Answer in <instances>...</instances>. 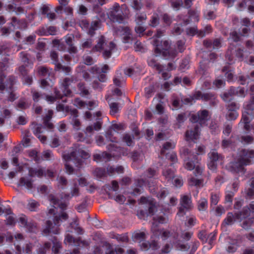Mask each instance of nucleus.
Returning a JSON list of instances; mask_svg holds the SVG:
<instances>
[{
    "label": "nucleus",
    "mask_w": 254,
    "mask_h": 254,
    "mask_svg": "<svg viewBox=\"0 0 254 254\" xmlns=\"http://www.w3.org/2000/svg\"><path fill=\"white\" fill-rule=\"evenodd\" d=\"M66 231L71 233L74 232L78 235H81L83 233V230L79 226L78 223L76 219L73 220L69 224Z\"/></svg>",
    "instance_id": "ea45409f"
},
{
    "label": "nucleus",
    "mask_w": 254,
    "mask_h": 254,
    "mask_svg": "<svg viewBox=\"0 0 254 254\" xmlns=\"http://www.w3.org/2000/svg\"><path fill=\"white\" fill-rule=\"evenodd\" d=\"M33 99L35 102H38L40 98H44L49 103H53L56 100V98L52 96L40 94L39 92L32 91Z\"/></svg>",
    "instance_id": "a19ab883"
},
{
    "label": "nucleus",
    "mask_w": 254,
    "mask_h": 254,
    "mask_svg": "<svg viewBox=\"0 0 254 254\" xmlns=\"http://www.w3.org/2000/svg\"><path fill=\"white\" fill-rule=\"evenodd\" d=\"M251 99L244 105V111L239 124L248 132H254V85L250 88Z\"/></svg>",
    "instance_id": "423d86ee"
},
{
    "label": "nucleus",
    "mask_w": 254,
    "mask_h": 254,
    "mask_svg": "<svg viewBox=\"0 0 254 254\" xmlns=\"http://www.w3.org/2000/svg\"><path fill=\"white\" fill-rule=\"evenodd\" d=\"M254 158V150L242 149L238 152L235 160L228 165V169L233 173L244 174L245 166L250 165Z\"/></svg>",
    "instance_id": "0eeeda50"
},
{
    "label": "nucleus",
    "mask_w": 254,
    "mask_h": 254,
    "mask_svg": "<svg viewBox=\"0 0 254 254\" xmlns=\"http://www.w3.org/2000/svg\"><path fill=\"white\" fill-rule=\"evenodd\" d=\"M187 34L190 36L197 35L198 37L205 36V33L203 31H198L196 27L188 28L186 30Z\"/></svg>",
    "instance_id": "6e6d98bb"
},
{
    "label": "nucleus",
    "mask_w": 254,
    "mask_h": 254,
    "mask_svg": "<svg viewBox=\"0 0 254 254\" xmlns=\"http://www.w3.org/2000/svg\"><path fill=\"white\" fill-rule=\"evenodd\" d=\"M251 213H254V201L248 206L244 207L241 211L233 214L232 212H229L226 218L224 220L222 223L223 227L233 225L235 221L241 222L245 220L242 224L241 226L243 229L240 230L241 234L246 235V230L249 229L251 225L252 219H247L251 216Z\"/></svg>",
    "instance_id": "20e7f679"
},
{
    "label": "nucleus",
    "mask_w": 254,
    "mask_h": 254,
    "mask_svg": "<svg viewBox=\"0 0 254 254\" xmlns=\"http://www.w3.org/2000/svg\"><path fill=\"white\" fill-rule=\"evenodd\" d=\"M79 195V190L78 185L75 183L70 189V194H65L64 199L69 200L72 197L78 196Z\"/></svg>",
    "instance_id": "603ef678"
},
{
    "label": "nucleus",
    "mask_w": 254,
    "mask_h": 254,
    "mask_svg": "<svg viewBox=\"0 0 254 254\" xmlns=\"http://www.w3.org/2000/svg\"><path fill=\"white\" fill-rule=\"evenodd\" d=\"M148 63L149 66L155 68L158 71L159 73H161L162 77L164 80L168 79L170 77V74L168 71L171 70L174 68V64L173 63L168 64L167 67L159 64L152 57L148 59Z\"/></svg>",
    "instance_id": "f3484780"
},
{
    "label": "nucleus",
    "mask_w": 254,
    "mask_h": 254,
    "mask_svg": "<svg viewBox=\"0 0 254 254\" xmlns=\"http://www.w3.org/2000/svg\"><path fill=\"white\" fill-rule=\"evenodd\" d=\"M102 125V122L99 119L98 121L94 124L93 126H87L85 130L84 133L86 135L87 137H91L94 133V131H99L101 129Z\"/></svg>",
    "instance_id": "f704fd0d"
},
{
    "label": "nucleus",
    "mask_w": 254,
    "mask_h": 254,
    "mask_svg": "<svg viewBox=\"0 0 254 254\" xmlns=\"http://www.w3.org/2000/svg\"><path fill=\"white\" fill-rule=\"evenodd\" d=\"M119 189V186L118 182L116 181H113L111 182V185H105L102 188V191L105 192L108 195L109 198H113V195L111 194L110 191L113 190L114 191H117Z\"/></svg>",
    "instance_id": "c9c22d12"
},
{
    "label": "nucleus",
    "mask_w": 254,
    "mask_h": 254,
    "mask_svg": "<svg viewBox=\"0 0 254 254\" xmlns=\"http://www.w3.org/2000/svg\"><path fill=\"white\" fill-rule=\"evenodd\" d=\"M163 35V32L157 31L156 34V38L153 39L152 43L154 46V55L156 57L162 56L165 59H172L176 55V51H170V43L167 40L160 41L158 38Z\"/></svg>",
    "instance_id": "6e6552de"
},
{
    "label": "nucleus",
    "mask_w": 254,
    "mask_h": 254,
    "mask_svg": "<svg viewBox=\"0 0 254 254\" xmlns=\"http://www.w3.org/2000/svg\"><path fill=\"white\" fill-rule=\"evenodd\" d=\"M20 57L23 64L19 67V70L23 76L27 74L29 68H31L32 67L34 58L31 57L25 52H22L20 53Z\"/></svg>",
    "instance_id": "4be33fe9"
},
{
    "label": "nucleus",
    "mask_w": 254,
    "mask_h": 254,
    "mask_svg": "<svg viewBox=\"0 0 254 254\" xmlns=\"http://www.w3.org/2000/svg\"><path fill=\"white\" fill-rule=\"evenodd\" d=\"M15 82V78L13 76H9L7 78L3 74H0V92L8 94V100L13 101L15 99V94L13 93V85Z\"/></svg>",
    "instance_id": "4468645a"
},
{
    "label": "nucleus",
    "mask_w": 254,
    "mask_h": 254,
    "mask_svg": "<svg viewBox=\"0 0 254 254\" xmlns=\"http://www.w3.org/2000/svg\"><path fill=\"white\" fill-rule=\"evenodd\" d=\"M44 175V168L40 167L37 168H29L28 169V176L30 178L35 176L41 178Z\"/></svg>",
    "instance_id": "c03bdc74"
},
{
    "label": "nucleus",
    "mask_w": 254,
    "mask_h": 254,
    "mask_svg": "<svg viewBox=\"0 0 254 254\" xmlns=\"http://www.w3.org/2000/svg\"><path fill=\"white\" fill-rule=\"evenodd\" d=\"M19 21L17 20L16 17H12L11 22L9 25L8 27H3L1 29V35L3 36H7L10 31H14L15 29L20 28Z\"/></svg>",
    "instance_id": "473e14b6"
},
{
    "label": "nucleus",
    "mask_w": 254,
    "mask_h": 254,
    "mask_svg": "<svg viewBox=\"0 0 254 254\" xmlns=\"http://www.w3.org/2000/svg\"><path fill=\"white\" fill-rule=\"evenodd\" d=\"M105 44V39L103 36H101L99 39L97 45L94 47L93 50L101 52L103 51V56L107 59L109 58L113 53L117 50L116 45L113 42H110L108 45Z\"/></svg>",
    "instance_id": "2eb2a0df"
},
{
    "label": "nucleus",
    "mask_w": 254,
    "mask_h": 254,
    "mask_svg": "<svg viewBox=\"0 0 254 254\" xmlns=\"http://www.w3.org/2000/svg\"><path fill=\"white\" fill-rule=\"evenodd\" d=\"M65 45L67 46V51L70 54H74L77 52V48L73 46L74 36L72 34H67L63 38Z\"/></svg>",
    "instance_id": "72a5a7b5"
},
{
    "label": "nucleus",
    "mask_w": 254,
    "mask_h": 254,
    "mask_svg": "<svg viewBox=\"0 0 254 254\" xmlns=\"http://www.w3.org/2000/svg\"><path fill=\"white\" fill-rule=\"evenodd\" d=\"M205 64L206 61L205 60H203L202 62H200V68L199 69V72L200 74H202V76L199 80L198 83L199 84L203 83L201 87L202 90L210 88L211 86V82L209 79H206L205 80H204L205 78L209 77V74L208 68L205 65Z\"/></svg>",
    "instance_id": "aec40b11"
},
{
    "label": "nucleus",
    "mask_w": 254,
    "mask_h": 254,
    "mask_svg": "<svg viewBox=\"0 0 254 254\" xmlns=\"http://www.w3.org/2000/svg\"><path fill=\"white\" fill-rule=\"evenodd\" d=\"M125 82V79L123 77L122 73L120 71H117L115 78H114V83L117 86H122Z\"/></svg>",
    "instance_id": "680f3d73"
},
{
    "label": "nucleus",
    "mask_w": 254,
    "mask_h": 254,
    "mask_svg": "<svg viewBox=\"0 0 254 254\" xmlns=\"http://www.w3.org/2000/svg\"><path fill=\"white\" fill-rule=\"evenodd\" d=\"M39 205L40 204L38 201L31 199L28 200L27 208L31 211H36Z\"/></svg>",
    "instance_id": "052dcab7"
},
{
    "label": "nucleus",
    "mask_w": 254,
    "mask_h": 254,
    "mask_svg": "<svg viewBox=\"0 0 254 254\" xmlns=\"http://www.w3.org/2000/svg\"><path fill=\"white\" fill-rule=\"evenodd\" d=\"M74 106L80 109L92 110L97 105L96 101H89L88 103L84 102L79 98H76L73 101Z\"/></svg>",
    "instance_id": "7c9ffc66"
},
{
    "label": "nucleus",
    "mask_w": 254,
    "mask_h": 254,
    "mask_svg": "<svg viewBox=\"0 0 254 254\" xmlns=\"http://www.w3.org/2000/svg\"><path fill=\"white\" fill-rule=\"evenodd\" d=\"M131 158L133 161L132 166L133 167H136V165L139 161L143 160L144 156L143 154L139 153L136 151H134L131 153Z\"/></svg>",
    "instance_id": "4d7b16f0"
},
{
    "label": "nucleus",
    "mask_w": 254,
    "mask_h": 254,
    "mask_svg": "<svg viewBox=\"0 0 254 254\" xmlns=\"http://www.w3.org/2000/svg\"><path fill=\"white\" fill-rule=\"evenodd\" d=\"M11 115V112L7 109H2L0 111V126L3 125L4 122V119L9 118Z\"/></svg>",
    "instance_id": "e2e57ef3"
},
{
    "label": "nucleus",
    "mask_w": 254,
    "mask_h": 254,
    "mask_svg": "<svg viewBox=\"0 0 254 254\" xmlns=\"http://www.w3.org/2000/svg\"><path fill=\"white\" fill-rule=\"evenodd\" d=\"M58 182V187L60 189L64 190L67 184V181L66 179L63 176H58L57 178Z\"/></svg>",
    "instance_id": "338daca9"
},
{
    "label": "nucleus",
    "mask_w": 254,
    "mask_h": 254,
    "mask_svg": "<svg viewBox=\"0 0 254 254\" xmlns=\"http://www.w3.org/2000/svg\"><path fill=\"white\" fill-rule=\"evenodd\" d=\"M100 25V21L99 19L95 20L92 22L90 26L86 20H82L79 22V26L83 30L86 31L87 33L92 36L94 34V31L97 30Z\"/></svg>",
    "instance_id": "a878e982"
},
{
    "label": "nucleus",
    "mask_w": 254,
    "mask_h": 254,
    "mask_svg": "<svg viewBox=\"0 0 254 254\" xmlns=\"http://www.w3.org/2000/svg\"><path fill=\"white\" fill-rule=\"evenodd\" d=\"M254 0H244L243 2H240L238 9L241 10L246 5L248 6L249 11L250 12L254 13Z\"/></svg>",
    "instance_id": "8fccbe9b"
},
{
    "label": "nucleus",
    "mask_w": 254,
    "mask_h": 254,
    "mask_svg": "<svg viewBox=\"0 0 254 254\" xmlns=\"http://www.w3.org/2000/svg\"><path fill=\"white\" fill-rule=\"evenodd\" d=\"M121 128V126L119 124H113L107 131L105 136L107 140L112 142H117V138L114 136L115 132L118 133V130Z\"/></svg>",
    "instance_id": "c756f323"
},
{
    "label": "nucleus",
    "mask_w": 254,
    "mask_h": 254,
    "mask_svg": "<svg viewBox=\"0 0 254 254\" xmlns=\"http://www.w3.org/2000/svg\"><path fill=\"white\" fill-rule=\"evenodd\" d=\"M240 239H231V242L227 248V251L229 253H234L237 250V247L240 244Z\"/></svg>",
    "instance_id": "13d9d810"
},
{
    "label": "nucleus",
    "mask_w": 254,
    "mask_h": 254,
    "mask_svg": "<svg viewBox=\"0 0 254 254\" xmlns=\"http://www.w3.org/2000/svg\"><path fill=\"white\" fill-rule=\"evenodd\" d=\"M33 181L31 178L21 177L19 181L18 186L24 187L28 190H31L33 188Z\"/></svg>",
    "instance_id": "a18cd8bd"
},
{
    "label": "nucleus",
    "mask_w": 254,
    "mask_h": 254,
    "mask_svg": "<svg viewBox=\"0 0 254 254\" xmlns=\"http://www.w3.org/2000/svg\"><path fill=\"white\" fill-rule=\"evenodd\" d=\"M209 119L208 112L203 110L197 112L196 115H192L190 119L191 122L190 128L186 132V139L187 141L195 142L198 139L200 133V125H206V122Z\"/></svg>",
    "instance_id": "39448f33"
},
{
    "label": "nucleus",
    "mask_w": 254,
    "mask_h": 254,
    "mask_svg": "<svg viewBox=\"0 0 254 254\" xmlns=\"http://www.w3.org/2000/svg\"><path fill=\"white\" fill-rule=\"evenodd\" d=\"M177 199L172 197L170 199V204H167L166 207L157 206L154 199L150 197L142 196L140 199L141 204H146L148 207V215L153 216L155 213L159 214L153 216L151 230L153 235L151 238H169L172 237L170 232L168 230L161 229L159 227V224L165 223L166 218L164 215L169 210L170 206H175L177 204Z\"/></svg>",
    "instance_id": "f257e3e1"
},
{
    "label": "nucleus",
    "mask_w": 254,
    "mask_h": 254,
    "mask_svg": "<svg viewBox=\"0 0 254 254\" xmlns=\"http://www.w3.org/2000/svg\"><path fill=\"white\" fill-rule=\"evenodd\" d=\"M215 96L214 94L209 93L202 94L201 91H196L192 96L186 97L183 99H182V101L185 104L189 105L192 104L193 101L195 100L202 99L204 101H208L215 99Z\"/></svg>",
    "instance_id": "412c9836"
},
{
    "label": "nucleus",
    "mask_w": 254,
    "mask_h": 254,
    "mask_svg": "<svg viewBox=\"0 0 254 254\" xmlns=\"http://www.w3.org/2000/svg\"><path fill=\"white\" fill-rule=\"evenodd\" d=\"M51 207L49 209L47 216L49 220L46 221L43 227L42 234L47 236L52 234H59L60 233L61 224L67 220L68 215L64 211L67 204L56 198L51 194L48 197Z\"/></svg>",
    "instance_id": "f03ea898"
},
{
    "label": "nucleus",
    "mask_w": 254,
    "mask_h": 254,
    "mask_svg": "<svg viewBox=\"0 0 254 254\" xmlns=\"http://www.w3.org/2000/svg\"><path fill=\"white\" fill-rule=\"evenodd\" d=\"M139 245L141 249L143 251H147L150 248L156 249L157 247V243L154 240H152L150 242L146 239H140Z\"/></svg>",
    "instance_id": "58836bf2"
},
{
    "label": "nucleus",
    "mask_w": 254,
    "mask_h": 254,
    "mask_svg": "<svg viewBox=\"0 0 254 254\" xmlns=\"http://www.w3.org/2000/svg\"><path fill=\"white\" fill-rule=\"evenodd\" d=\"M73 82L72 78H65L62 83V92L61 93L57 89H55V93L57 99H62L64 96H70L71 92L69 89V85Z\"/></svg>",
    "instance_id": "393cba45"
},
{
    "label": "nucleus",
    "mask_w": 254,
    "mask_h": 254,
    "mask_svg": "<svg viewBox=\"0 0 254 254\" xmlns=\"http://www.w3.org/2000/svg\"><path fill=\"white\" fill-rule=\"evenodd\" d=\"M209 161L207 164L209 169L214 171L216 169L217 161L222 159V157L219 155L215 150H212L208 154Z\"/></svg>",
    "instance_id": "bb28decb"
},
{
    "label": "nucleus",
    "mask_w": 254,
    "mask_h": 254,
    "mask_svg": "<svg viewBox=\"0 0 254 254\" xmlns=\"http://www.w3.org/2000/svg\"><path fill=\"white\" fill-rule=\"evenodd\" d=\"M108 18L113 22L122 23L124 22V13L118 3H115L108 9L107 13Z\"/></svg>",
    "instance_id": "6ab92c4d"
},
{
    "label": "nucleus",
    "mask_w": 254,
    "mask_h": 254,
    "mask_svg": "<svg viewBox=\"0 0 254 254\" xmlns=\"http://www.w3.org/2000/svg\"><path fill=\"white\" fill-rule=\"evenodd\" d=\"M107 149L110 153L103 152L100 153H97L94 155V160L97 162L106 159L109 161L111 156L114 157H120L122 156H127L128 150L127 148L117 147L114 143H110L107 146Z\"/></svg>",
    "instance_id": "9d476101"
},
{
    "label": "nucleus",
    "mask_w": 254,
    "mask_h": 254,
    "mask_svg": "<svg viewBox=\"0 0 254 254\" xmlns=\"http://www.w3.org/2000/svg\"><path fill=\"white\" fill-rule=\"evenodd\" d=\"M109 70V67L107 64H104L102 68L96 65L91 68L90 72L93 74H98L101 73H106Z\"/></svg>",
    "instance_id": "3c124183"
},
{
    "label": "nucleus",
    "mask_w": 254,
    "mask_h": 254,
    "mask_svg": "<svg viewBox=\"0 0 254 254\" xmlns=\"http://www.w3.org/2000/svg\"><path fill=\"white\" fill-rule=\"evenodd\" d=\"M89 154L83 149L78 144L74 145L73 147L69 151H65L63 153V158L64 161L66 172L68 174L73 173L72 165L80 168L82 166V159L89 158Z\"/></svg>",
    "instance_id": "7ed1b4c3"
},
{
    "label": "nucleus",
    "mask_w": 254,
    "mask_h": 254,
    "mask_svg": "<svg viewBox=\"0 0 254 254\" xmlns=\"http://www.w3.org/2000/svg\"><path fill=\"white\" fill-rule=\"evenodd\" d=\"M107 172L110 176L124 173V168L122 166L115 167L114 166H108L107 168Z\"/></svg>",
    "instance_id": "49530a36"
},
{
    "label": "nucleus",
    "mask_w": 254,
    "mask_h": 254,
    "mask_svg": "<svg viewBox=\"0 0 254 254\" xmlns=\"http://www.w3.org/2000/svg\"><path fill=\"white\" fill-rule=\"evenodd\" d=\"M203 45L208 49H217L221 47V40L220 39H216L212 42L209 40H205Z\"/></svg>",
    "instance_id": "37998d69"
},
{
    "label": "nucleus",
    "mask_w": 254,
    "mask_h": 254,
    "mask_svg": "<svg viewBox=\"0 0 254 254\" xmlns=\"http://www.w3.org/2000/svg\"><path fill=\"white\" fill-rule=\"evenodd\" d=\"M42 128L41 125H36L33 128V132L42 143H45L47 140V138L45 135L41 134Z\"/></svg>",
    "instance_id": "de8ad7c7"
},
{
    "label": "nucleus",
    "mask_w": 254,
    "mask_h": 254,
    "mask_svg": "<svg viewBox=\"0 0 254 254\" xmlns=\"http://www.w3.org/2000/svg\"><path fill=\"white\" fill-rule=\"evenodd\" d=\"M105 251V254H123L124 250L121 247H116L113 248L109 243L104 244L101 247H96L94 251L95 254H102Z\"/></svg>",
    "instance_id": "5701e85b"
},
{
    "label": "nucleus",
    "mask_w": 254,
    "mask_h": 254,
    "mask_svg": "<svg viewBox=\"0 0 254 254\" xmlns=\"http://www.w3.org/2000/svg\"><path fill=\"white\" fill-rule=\"evenodd\" d=\"M53 246L52 247L53 254H59L60 250L62 249V244L58 241L57 239H54L53 241Z\"/></svg>",
    "instance_id": "774afa93"
},
{
    "label": "nucleus",
    "mask_w": 254,
    "mask_h": 254,
    "mask_svg": "<svg viewBox=\"0 0 254 254\" xmlns=\"http://www.w3.org/2000/svg\"><path fill=\"white\" fill-rule=\"evenodd\" d=\"M70 120L73 128L77 130H79L81 127V123L78 119V111L77 110L74 109L71 111Z\"/></svg>",
    "instance_id": "4c0bfd02"
},
{
    "label": "nucleus",
    "mask_w": 254,
    "mask_h": 254,
    "mask_svg": "<svg viewBox=\"0 0 254 254\" xmlns=\"http://www.w3.org/2000/svg\"><path fill=\"white\" fill-rule=\"evenodd\" d=\"M180 205L177 215L182 217L186 214L187 211L189 210L192 207L190 195H182L180 199Z\"/></svg>",
    "instance_id": "b1692460"
},
{
    "label": "nucleus",
    "mask_w": 254,
    "mask_h": 254,
    "mask_svg": "<svg viewBox=\"0 0 254 254\" xmlns=\"http://www.w3.org/2000/svg\"><path fill=\"white\" fill-rule=\"evenodd\" d=\"M116 32L122 36L124 43H128L132 41L130 29L128 27L120 26Z\"/></svg>",
    "instance_id": "2f4dec72"
},
{
    "label": "nucleus",
    "mask_w": 254,
    "mask_h": 254,
    "mask_svg": "<svg viewBox=\"0 0 254 254\" xmlns=\"http://www.w3.org/2000/svg\"><path fill=\"white\" fill-rule=\"evenodd\" d=\"M222 72L225 73L228 82H233L235 81V76L234 70L231 68L229 65L225 66L222 69Z\"/></svg>",
    "instance_id": "79ce46f5"
},
{
    "label": "nucleus",
    "mask_w": 254,
    "mask_h": 254,
    "mask_svg": "<svg viewBox=\"0 0 254 254\" xmlns=\"http://www.w3.org/2000/svg\"><path fill=\"white\" fill-rule=\"evenodd\" d=\"M175 145L176 143L174 142H166L165 143L161 150V155H164L166 153V151L174 149Z\"/></svg>",
    "instance_id": "0e129e2a"
},
{
    "label": "nucleus",
    "mask_w": 254,
    "mask_h": 254,
    "mask_svg": "<svg viewBox=\"0 0 254 254\" xmlns=\"http://www.w3.org/2000/svg\"><path fill=\"white\" fill-rule=\"evenodd\" d=\"M240 36L236 32L233 31L230 33L229 40L231 41L229 49L226 54V58L231 64L235 63V57L239 59L242 61L243 59V52L241 48L236 43L240 41Z\"/></svg>",
    "instance_id": "1a4fd4ad"
},
{
    "label": "nucleus",
    "mask_w": 254,
    "mask_h": 254,
    "mask_svg": "<svg viewBox=\"0 0 254 254\" xmlns=\"http://www.w3.org/2000/svg\"><path fill=\"white\" fill-rule=\"evenodd\" d=\"M146 179L145 178V180H144L143 179L137 180L135 183V188L132 191L130 192V193L134 195L140 194L142 192L143 187L147 185L150 192L152 193H156V195L158 198L163 199L166 196L168 193L166 189L162 188L157 192L156 190V187L155 185V183L153 182H152V184L150 182L147 183L146 182Z\"/></svg>",
    "instance_id": "f8f14e48"
},
{
    "label": "nucleus",
    "mask_w": 254,
    "mask_h": 254,
    "mask_svg": "<svg viewBox=\"0 0 254 254\" xmlns=\"http://www.w3.org/2000/svg\"><path fill=\"white\" fill-rule=\"evenodd\" d=\"M162 175L168 182H171L177 188H180L183 185V180L180 177H175V171L169 167L164 168Z\"/></svg>",
    "instance_id": "a211bd4d"
},
{
    "label": "nucleus",
    "mask_w": 254,
    "mask_h": 254,
    "mask_svg": "<svg viewBox=\"0 0 254 254\" xmlns=\"http://www.w3.org/2000/svg\"><path fill=\"white\" fill-rule=\"evenodd\" d=\"M122 141L128 146H133L135 144L133 135L128 133H126L123 135Z\"/></svg>",
    "instance_id": "09e8293b"
},
{
    "label": "nucleus",
    "mask_w": 254,
    "mask_h": 254,
    "mask_svg": "<svg viewBox=\"0 0 254 254\" xmlns=\"http://www.w3.org/2000/svg\"><path fill=\"white\" fill-rule=\"evenodd\" d=\"M181 154L184 160V167L188 170L191 171L195 169V175H200L202 172L203 166L198 165L199 159L196 155H191L188 148L181 150Z\"/></svg>",
    "instance_id": "9b49d317"
},
{
    "label": "nucleus",
    "mask_w": 254,
    "mask_h": 254,
    "mask_svg": "<svg viewBox=\"0 0 254 254\" xmlns=\"http://www.w3.org/2000/svg\"><path fill=\"white\" fill-rule=\"evenodd\" d=\"M189 16L187 15H179L178 17V25H176L173 30V33L179 35L183 31L182 28L179 25L183 26L188 24L190 21L197 22L199 20L200 11L198 10H190L188 12Z\"/></svg>",
    "instance_id": "ddd939ff"
},
{
    "label": "nucleus",
    "mask_w": 254,
    "mask_h": 254,
    "mask_svg": "<svg viewBox=\"0 0 254 254\" xmlns=\"http://www.w3.org/2000/svg\"><path fill=\"white\" fill-rule=\"evenodd\" d=\"M53 47L57 48L58 50L61 51H64L67 48L64 41L63 38L60 40L55 39L53 41Z\"/></svg>",
    "instance_id": "864d4df0"
},
{
    "label": "nucleus",
    "mask_w": 254,
    "mask_h": 254,
    "mask_svg": "<svg viewBox=\"0 0 254 254\" xmlns=\"http://www.w3.org/2000/svg\"><path fill=\"white\" fill-rule=\"evenodd\" d=\"M230 93L234 96H237L240 97H245L246 94L244 87H238L237 88L231 87L230 88Z\"/></svg>",
    "instance_id": "5fc2aeb1"
},
{
    "label": "nucleus",
    "mask_w": 254,
    "mask_h": 254,
    "mask_svg": "<svg viewBox=\"0 0 254 254\" xmlns=\"http://www.w3.org/2000/svg\"><path fill=\"white\" fill-rule=\"evenodd\" d=\"M18 222L20 226L26 228V231L28 232L36 233L37 230L36 224L31 222H28L25 216L19 217Z\"/></svg>",
    "instance_id": "c85d7f7f"
},
{
    "label": "nucleus",
    "mask_w": 254,
    "mask_h": 254,
    "mask_svg": "<svg viewBox=\"0 0 254 254\" xmlns=\"http://www.w3.org/2000/svg\"><path fill=\"white\" fill-rule=\"evenodd\" d=\"M50 57L53 61V63L55 65L56 70H62L66 74H68L70 73L71 69L69 67L64 66L59 62L58 54L56 52L54 51H51Z\"/></svg>",
    "instance_id": "cd10ccee"
},
{
    "label": "nucleus",
    "mask_w": 254,
    "mask_h": 254,
    "mask_svg": "<svg viewBox=\"0 0 254 254\" xmlns=\"http://www.w3.org/2000/svg\"><path fill=\"white\" fill-rule=\"evenodd\" d=\"M197 208L199 211H206L208 208V202L206 198H201L197 202Z\"/></svg>",
    "instance_id": "bf43d9fd"
},
{
    "label": "nucleus",
    "mask_w": 254,
    "mask_h": 254,
    "mask_svg": "<svg viewBox=\"0 0 254 254\" xmlns=\"http://www.w3.org/2000/svg\"><path fill=\"white\" fill-rule=\"evenodd\" d=\"M109 106L110 109V113L112 116H115L119 112L121 108L119 104L116 102L110 103Z\"/></svg>",
    "instance_id": "69168bd1"
},
{
    "label": "nucleus",
    "mask_w": 254,
    "mask_h": 254,
    "mask_svg": "<svg viewBox=\"0 0 254 254\" xmlns=\"http://www.w3.org/2000/svg\"><path fill=\"white\" fill-rule=\"evenodd\" d=\"M53 111L52 110H45V115L43 116V124L45 127L48 129H52L53 124L50 122L53 115Z\"/></svg>",
    "instance_id": "e433bc0d"
},
{
    "label": "nucleus",
    "mask_w": 254,
    "mask_h": 254,
    "mask_svg": "<svg viewBox=\"0 0 254 254\" xmlns=\"http://www.w3.org/2000/svg\"><path fill=\"white\" fill-rule=\"evenodd\" d=\"M38 74L41 76L49 77L41 80V87L44 89H48L53 86L55 83V78L53 74L52 69H49L44 66H40L38 69Z\"/></svg>",
    "instance_id": "dca6fc26"
}]
</instances>
